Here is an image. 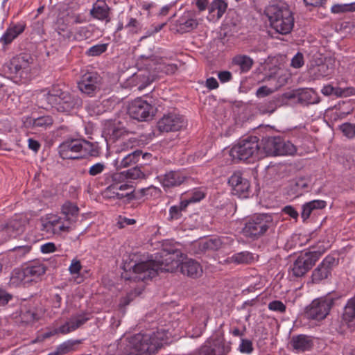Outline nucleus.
<instances>
[{
	"instance_id": "9d476101",
	"label": "nucleus",
	"mask_w": 355,
	"mask_h": 355,
	"mask_svg": "<svg viewBox=\"0 0 355 355\" xmlns=\"http://www.w3.org/2000/svg\"><path fill=\"white\" fill-rule=\"evenodd\" d=\"M187 125V121L183 116L170 112L164 114L157 122V129L162 132L180 131Z\"/></svg>"
},
{
	"instance_id": "7c9ffc66",
	"label": "nucleus",
	"mask_w": 355,
	"mask_h": 355,
	"mask_svg": "<svg viewBox=\"0 0 355 355\" xmlns=\"http://www.w3.org/2000/svg\"><path fill=\"white\" fill-rule=\"evenodd\" d=\"M298 101L305 104H314L319 101L316 92L311 89H298Z\"/></svg>"
},
{
	"instance_id": "09e8293b",
	"label": "nucleus",
	"mask_w": 355,
	"mask_h": 355,
	"mask_svg": "<svg viewBox=\"0 0 355 355\" xmlns=\"http://www.w3.org/2000/svg\"><path fill=\"white\" fill-rule=\"evenodd\" d=\"M339 129L347 138L352 139L355 137V124L345 123L340 125Z\"/></svg>"
},
{
	"instance_id": "f704fd0d",
	"label": "nucleus",
	"mask_w": 355,
	"mask_h": 355,
	"mask_svg": "<svg viewBox=\"0 0 355 355\" xmlns=\"http://www.w3.org/2000/svg\"><path fill=\"white\" fill-rule=\"evenodd\" d=\"M21 284H28L24 269L23 268H15L11 272L9 284L10 286L17 287Z\"/></svg>"
},
{
	"instance_id": "f03ea898",
	"label": "nucleus",
	"mask_w": 355,
	"mask_h": 355,
	"mask_svg": "<svg viewBox=\"0 0 355 355\" xmlns=\"http://www.w3.org/2000/svg\"><path fill=\"white\" fill-rule=\"evenodd\" d=\"M79 208L69 201L64 202L61 208L62 216H55L42 224V231L47 233L60 234L69 232L71 225L78 220Z\"/></svg>"
},
{
	"instance_id": "423d86ee",
	"label": "nucleus",
	"mask_w": 355,
	"mask_h": 355,
	"mask_svg": "<svg viewBox=\"0 0 355 355\" xmlns=\"http://www.w3.org/2000/svg\"><path fill=\"white\" fill-rule=\"evenodd\" d=\"M155 259L157 264L161 267L159 271L174 272L179 267L180 268L185 259V254L168 243H166Z\"/></svg>"
},
{
	"instance_id": "79ce46f5",
	"label": "nucleus",
	"mask_w": 355,
	"mask_h": 355,
	"mask_svg": "<svg viewBox=\"0 0 355 355\" xmlns=\"http://www.w3.org/2000/svg\"><path fill=\"white\" fill-rule=\"evenodd\" d=\"M80 343V340H67L60 345L57 349L49 355H62L73 350L76 345Z\"/></svg>"
},
{
	"instance_id": "20e7f679",
	"label": "nucleus",
	"mask_w": 355,
	"mask_h": 355,
	"mask_svg": "<svg viewBox=\"0 0 355 355\" xmlns=\"http://www.w3.org/2000/svg\"><path fill=\"white\" fill-rule=\"evenodd\" d=\"M266 15L271 26L279 33L286 35L292 31L294 18L285 3L270 5L266 10Z\"/></svg>"
},
{
	"instance_id": "ea45409f",
	"label": "nucleus",
	"mask_w": 355,
	"mask_h": 355,
	"mask_svg": "<svg viewBox=\"0 0 355 355\" xmlns=\"http://www.w3.org/2000/svg\"><path fill=\"white\" fill-rule=\"evenodd\" d=\"M296 151L297 148L294 144L279 137L277 155H293Z\"/></svg>"
},
{
	"instance_id": "f8f14e48",
	"label": "nucleus",
	"mask_w": 355,
	"mask_h": 355,
	"mask_svg": "<svg viewBox=\"0 0 355 355\" xmlns=\"http://www.w3.org/2000/svg\"><path fill=\"white\" fill-rule=\"evenodd\" d=\"M318 259L315 252H309L301 254L294 261L291 268L292 273L295 277H302L315 264Z\"/></svg>"
},
{
	"instance_id": "cd10ccee",
	"label": "nucleus",
	"mask_w": 355,
	"mask_h": 355,
	"mask_svg": "<svg viewBox=\"0 0 355 355\" xmlns=\"http://www.w3.org/2000/svg\"><path fill=\"white\" fill-rule=\"evenodd\" d=\"M24 28L25 25L22 24H18L9 27L0 38V42L5 45L11 43L15 38L24 31Z\"/></svg>"
},
{
	"instance_id": "6e6552de",
	"label": "nucleus",
	"mask_w": 355,
	"mask_h": 355,
	"mask_svg": "<svg viewBox=\"0 0 355 355\" xmlns=\"http://www.w3.org/2000/svg\"><path fill=\"white\" fill-rule=\"evenodd\" d=\"M335 300L336 298L329 294L313 300L306 308V317L315 320H324L329 314Z\"/></svg>"
},
{
	"instance_id": "6ab92c4d",
	"label": "nucleus",
	"mask_w": 355,
	"mask_h": 355,
	"mask_svg": "<svg viewBox=\"0 0 355 355\" xmlns=\"http://www.w3.org/2000/svg\"><path fill=\"white\" fill-rule=\"evenodd\" d=\"M29 60L27 55H19L12 58L9 62L3 65V71L10 76L17 75L22 69L28 67Z\"/></svg>"
},
{
	"instance_id": "a878e982",
	"label": "nucleus",
	"mask_w": 355,
	"mask_h": 355,
	"mask_svg": "<svg viewBox=\"0 0 355 355\" xmlns=\"http://www.w3.org/2000/svg\"><path fill=\"white\" fill-rule=\"evenodd\" d=\"M291 346L297 352L309 350L312 347V340L307 336L299 335L293 336L291 342Z\"/></svg>"
},
{
	"instance_id": "9b49d317",
	"label": "nucleus",
	"mask_w": 355,
	"mask_h": 355,
	"mask_svg": "<svg viewBox=\"0 0 355 355\" xmlns=\"http://www.w3.org/2000/svg\"><path fill=\"white\" fill-rule=\"evenodd\" d=\"M127 110L130 117L138 121L146 120L153 113V106L141 98H137L130 102Z\"/></svg>"
},
{
	"instance_id": "6e6d98bb",
	"label": "nucleus",
	"mask_w": 355,
	"mask_h": 355,
	"mask_svg": "<svg viewBox=\"0 0 355 355\" xmlns=\"http://www.w3.org/2000/svg\"><path fill=\"white\" fill-rule=\"evenodd\" d=\"M12 299V295L0 288V306L6 305Z\"/></svg>"
},
{
	"instance_id": "c756f323",
	"label": "nucleus",
	"mask_w": 355,
	"mask_h": 355,
	"mask_svg": "<svg viewBox=\"0 0 355 355\" xmlns=\"http://www.w3.org/2000/svg\"><path fill=\"white\" fill-rule=\"evenodd\" d=\"M336 60L334 58H328L324 62L316 68V73L318 77H327L331 75L335 69Z\"/></svg>"
},
{
	"instance_id": "f257e3e1",
	"label": "nucleus",
	"mask_w": 355,
	"mask_h": 355,
	"mask_svg": "<svg viewBox=\"0 0 355 355\" xmlns=\"http://www.w3.org/2000/svg\"><path fill=\"white\" fill-rule=\"evenodd\" d=\"M164 330L152 333H139L121 340L119 349L123 355H153L167 343Z\"/></svg>"
},
{
	"instance_id": "a19ab883",
	"label": "nucleus",
	"mask_w": 355,
	"mask_h": 355,
	"mask_svg": "<svg viewBox=\"0 0 355 355\" xmlns=\"http://www.w3.org/2000/svg\"><path fill=\"white\" fill-rule=\"evenodd\" d=\"M109 8L103 1H98L91 10V14L98 19H104L108 16Z\"/></svg>"
},
{
	"instance_id": "5fc2aeb1",
	"label": "nucleus",
	"mask_w": 355,
	"mask_h": 355,
	"mask_svg": "<svg viewBox=\"0 0 355 355\" xmlns=\"http://www.w3.org/2000/svg\"><path fill=\"white\" fill-rule=\"evenodd\" d=\"M274 93L272 89H271L266 83L265 85L260 87L256 92V95L259 98H263L270 95Z\"/></svg>"
},
{
	"instance_id": "39448f33",
	"label": "nucleus",
	"mask_w": 355,
	"mask_h": 355,
	"mask_svg": "<svg viewBox=\"0 0 355 355\" xmlns=\"http://www.w3.org/2000/svg\"><path fill=\"white\" fill-rule=\"evenodd\" d=\"M275 226L272 215L263 214L250 218L242 229L243 235L250 239L257 240Z\"/></svg>"
},
{
	"instance_id": "37998d69",
	"label": "nucleus",
	"mask_w": 355,
	"mask_h": 355,
	"mask_svg": "<svg viewBox=\"0 0 355 355\" xmlns=\"http://www.w3.org/2000/svg\"><path fill=\"white\" fill-rule=\"evenodd\" d=\"M189 204V201L182 200L180 202V205L171 207L169 209L168 219L170 220H173L180 218L182 216V211L186 210Z\"/></svg>"
},
{
	"instance_id": "0e129e2a",
	"label": "nucleus",
	"mask_w": 355,
	"mask_h": 355,
	"mask_svg": "<svg viewBox=\"0 0 355 355\" xmlns=\"http://www.w3.org/2000/svg\"><path fill=\"white\" fill-rule=\"evenodd\" d=\"M337 89H339V87H334L331 85H327L322 87L321 92L325 96H330L332 94L336 96Z\"/></svg>"
},
{
	"instance_id": "4d7b16f0",
	"label": "nucleus",
	"mask_w": 355,
	"mask_h": 355,
	"mask_svg": "<svg viewBox=\"0 0 355 355\" xmlns=\"http://www.w3.org/2000/svg\"><path fill=\"white\" fill-rule=\"evenodd\" d=\"M355 94V89L353 87H348L346 89H341L336 90V96L338 97H347Z\"/></svg>"
},
{
	"instance_id": "58836bf2",
	"label": "nucleus",
	"mask_w": 355,
	"mask_h": 355,
	"mask_svg": "<svg viewBox=\"0 0 355 355\" xmlns=\"http://www.w3.org/2000/svg\"><path fill=\"white\" fill-rule=\"evenodd\" d=\"M309 182L310 180L307 178H296L290 182V187L293 193L299 194L308 187Z\"/></svg>"
},
{
	"instance_id": "69168bd1",
	"label": "nucleus",
	"mask_w": 355,
	"mask_h": 355,
	"mask_svg": "<svg viewBox=\"0 0 355 355\" xmlns=\"http://www.w3.org/2000/svg\"><path fill=\"white\" fill-rule=\"evenodd\" d=\"M81 268L82 266L80 261L73 260L69 270L71 274H78L80 272Z\"/></svg>"
},
{
	"instance_id": "3c124183",
	"label": "nucleus",
	"mask_w": 355,
	"mask_h": 355,
	"mask_svg": "<svg viewBox=\"0 0 355 355\" xmlns=\"http://www.w3.org/2000/svg\"><path fill=\"white\" fill-rule=\"evenodd\" d=\"M191 355H216L215 349L207 345L201 346Z\"/></svg>"
},
{
	"instance_id": "c03bdc74",
	"label": "nucleus",
	"mask_w": 355,
	"mask_h": 355,
	"mask_svg": "<svg viewBox=\"0 0 355 355\" xmlns=\"http://www.w3.org/2000/svg\"><path fill=\"white\" fill-rule=\"evenodd\" d=\"M141 154V152L139 150H135L129 153L121 160L119 166L125 168L137 163L139 161Z\"/></svg>"
},
{
	"instance_id": "2eb2a0df",
	"label": "nucleus",
	"mask_w": 355,
	"mask_h": 355,
	"mask_svg": "<svg viewBox=\"0 0 355 355\" xmlns=\"http://www.w3.org/2000/svg\"><path fill=\"white\" fill-rule=\"evenodd\" d=\"M81 141L80 139H71L61 144L58 148L60 157L64 159H77L82 157L78 153H81Z\"/></svg>"
},
{
	"instance_id": "e433bc0d",
	"label": "nucleus",
	"mask_w": 355,
	"mask_h": 355,
	"mask_svg": "<svg viewBox=\"0 0 355 355\" xmlns=\"http://www.w3.org/2000/svg\"><path fill=\"white\" fill-rule=\"evenodd\" d=\"M198 25V21L193 17H183L178 21V31L181 32H189L196 28Z\"/></svg>"
},
{
	"instance_id": "aec40b11",
	"label": "nucleus",
	"mask_w": 355,
	"mask_h": 355,
	"mask_svg": "<svg viewBox=\"0 0 355 355\" xmlns=\"http://www.w3.org/2000/svg\"><path fill=\"white\" fill-rule=\"evenodd\" d=\"M187 179V174L181 171H171L166 173L161 179L164 188H171L180 186Z\"/></svg>"
},
{
	"instance_id": "b1692460",
	"label": "nucleus",
	"mask_w": 355,
	"mask_h": 355,
	"mask_svg": "<svg viewBox=\"0 0 355 355\" xmlns=\"http://www.w3.org/2000/svg\"><path fill=\"white\" fill-rule=\"evenodd\" d=\"M145 178V174L140 168L134 167L128 171L114 173L112 175V182H123L128 180H138Z\"/></svg>"
},
{
	"instance_id": "49530a36",
	"label": "nucleus",
	"mask_w": 355,
	"mask_h": 355,
	"mask_svg": "<svg viewBox=\"0 0 355 355\" xmlns=\"http://www.w3.org/2000/svg\"><path fill=\"white\" fill-rule=\"evenodd\" d=\"M53 123V120L50 116H42L36 119H34L32 122L33 128H46L51 126Z\"/></svg>"
},
{
	"instance_id": "0eeeda50",
	"label": "nucleus",
	"mask_w": 355,
	"mask_h": 355,
	"mask_svg": "<svg viewBox=\"0 0 355 355\" xmlns=\"http://www.w3.org/2000/svg\"><path fill=\"white\" fill-rule=\"evenodd\" d=\"M230 155L234 160L254 159L262 157V151L256 137L243 139L235 144L230 151Z\"/></svg>"
},
{
	"instance_id": "de8ad7c7",
	"label": "nucleus",
	"mask_w": 355,
	"mask_h": 355,
	"mask_svg": "<svg viewBox=\"0 0 355 355\" xmlns=\"http://www.w3.org/2000/svg\"><path fill=\"white\" fill-rule=\"evenodd\" d=\"M156 64L157 67L156 69L160 70L167 74H172L175 73L177 69V67L174 64H166L164 60L162 58L156 60Z\"/></svg>"
},
{
	"instance_id": "bb28decb",
	"label": "nucleus",
	"mask_w": 355,
	"mask_h": 355,
	"mask_svg": "<svg viewBox=\"0 0 355 355\" xmlns=\"http://www.w3.org/2000/svg\"><path fill=\"white\" fill-rule=\"evenodd\" d=\"M227 3L224 0H213L208 7L211 19H219L225 12Z\"/></svg>"
},
{
	"instance_id": "4be33fe9",
	"label": "nucleus",
	"mask_w": 355,
	"mask_h": 355,
	"mask_svg": "<svg viewBox=\"0 0 355 355\" xmlns=\"http://www.w3.org/2000/svg\"><path fill=\"white\" fill-rule=\"evenodd\" d=\"M342 322L351 331L355 330V295L350 298L345 306Z\"/></svg>"
},
{
	"instance_id": "4468645a",
	"label": "nucleus",
	"mask_w": 355,
	"mask_h": 355,
	"mask_svg": "<svg viewBox=\"0 0 355 355\" xmlns=\"http://www.w3.org/2000/svg\"><path fill=\"white\" fill-rule=\"evenodd\" d=\"M228 183L232 189L233 193L241 198H247L250 193V184L240 172L234 173L229 178Z\"/></svg>"
},
{
	"instance_id": "c9c22d12",
	"label": "nucleus",
	"mask_w": 355,
	"mask_h": 355,
	"mask_svg": "<svg viewBox=\"0 0 355 355\" xmlns=\"http://www.w3.org/2000/svg\"><path fill=\"white\" fill-rule=\"evenodd\" d=\"M81 146H83L81 149V153H83L82 155H89L93 157H96L99 154V148L98 145L96 142H90L85 139H82Z\"/></svg>"
},
{
	"instance_id": "052dcab7",
	"label": "nucleus",
	"mask_w": 355,
	"mask_h": 355,
	"mask_svg": "<svg viewBox=\"0 0 355 355\" xmlns=\"http://www.w3.org/2000/svg\"><path fill=\"white\" fill-rule=\"evenodd\" d=\"M105 168V165L101 163H97L92 166L89 170L90 175L95 176L101 173Z\"/></svg>"
},
{
	"instance_id": "473e14b6",
	"label": "nucleus",
	"mask_w": 355,
	"mask_h": 355,
	"mask_svg": "<svg viewBox=\"0 0 355 355\" xmlns=\"http://www.w3.org/2000/svg\"><path fill=\"white\" fill-rule=\"evenodd\" d=\"M286 79L285 76L275 74L266 77L263 82L266 83L275 92L286 83Z\"/></svg>"
},
{
	"instance_id": "680f3d73",
	"label": "nucleus",
	"mask_w": 355,
	"mask_h": 355,
	"mask_svg": "<svg viewBox=\"0 0 355 355\" xmlns=\"http://www.w3.org/2000/svg\"><path fill=\"white\" fill-rule=\"evenodd\" d=\"M41 252L44 254L53 252L56 250V247L53 243H46L40 247Z\"/></svg>"
},
{
	"instance_id": "dca6fc26",
	"label": "nucleus",
	"mask_w": 355,
	"mask_h": 355,
	"mask_svg": "<svg viewBox=\"0 0 355 355\" xmlns=\"http://www.w3.org/2000/svg\"><path fill=\"white\" fill-rule=\"evenodd\" d=\"M335 264L336 259L334 257L331 256L325 257L313 271L311 275L312 282L313 283L318 284L327 279L331 275V270Z\"/></svg>"
},
{
	"instance_id": "7ed1b4c3",
	"label": "nucleus",
	"mask_w": 355,
	"mask_h": 355,
	"mask_svg": "<svg viewBox=\"0 0 355 355\" xmlns=\"http://www.w3.org/2000/svg\"><path fill=\"white\" fill-rule=\"evenodd\" d=\"M48 103L58 112H68L82 105V100L59 85H53L51 89L43 95Z\"/></svg>"
},
{
	"instance_id": "774afa93",
	"label": "nucleus",
	"mask_w": 355,
	"mask_h": 355,
	"mask_svg": "<svg viewBox=\"0 0 355 355\" xmlns=\"http://www.w3.org/2000/svg\"><path fill=\"white\" fill-rule=\"evenodd\" d=\"M331 11L335 14L347 12L346 3L335 4L331 6Z\"/></svg>"
},
{
	"instance_id": "a18cd8bd",
	"label": "nucleus",
	"mask_w": 355,
	"mask_h": 355,
	"mask_svg": "<svg viewBox=\"0 0 355 355\" xmlns=\"http://www.w3.org/2000/svg\"><path fill=\"white\" fill-rule=\"evenodd\" d=\"M234 62L244 71L250 70L253 64L252 60L246 55H238L234 58Z\"/></svg>"
},
{
	"instance_id": "f3484780",
	"label": "nucleus",
	"mask_w": 355,
	"mask_h": 355,
	"mask_svg": "<svg viewBox=\"0 0 355 355\" xmlns=\"http://www.w3.org/2000/svg\"><path fill=\"white\" fill-rule=\"evenodd\" d=\"M89 319L86 313L72 315L64 324L55 329L54 331L55 334H69L82 327Z\"/></svg>"
},
{
	"instance_id": "13d9d810",
	"label": "nucleus",
	"mask_w": 355,
	"mask_h": 355,
	"mask_svg": "<svg viewBox=\"0 0 355 355\" xmlns=\"http://www.w3.org/2000/svg\"><path fill=\"white\" fill-rule=\"evenodd\" d=\"M214 349H215L216 355H225L230 352V347L228 345L221 343Z\"/></svg>"
},
{
	"instance_id": "393cba45",
	"label": "nucleus",
	"mask_w": 355,
	"mask_h": 355,
	"mask_svg": "<svg viewBox=\"0 0 355 355\" xmlns=\"http://www.w3.org/2000/svg\"><path fill=\"white\" fill-rule=\"evenodd\" d=\"M279 137H270L262 140V157L266 155H277Z\"/></svg>"
},
{
	"instance_id": "1a4fd4ad",
	"label": "nucleus",
	"mask_w": 355,
	"mask_h": 355,
	"mask_svg": "<svg viewBox=\"0 0 355 355\" xmlns=\"http://www.w3.org/2000/svg\"><path fill=\"white\" fill-rule=\"evenodd\" d=\"M160 268L155 259L142 260L132 266L133 276L131 278L142 281L152 279L158 274Z\"/></svg>"
},
{
	"instance_id": "a211bd4d",
	"label": "nucleus",
	"mask_w": 355,
	"mask_h": 355,
	"mask_svg": "<svg viewBox=\"0 0 355 355\" xmlns=\"http://www.w3.org/2000/svg\"><path fill=\"white\" fill-rule=\"evenodd\" d=\"M118 181L112 182V200H121L123 203H129L135 196L132 186L128 184H119Z\"/></svg>"
},
{
	"instance_id": "c85d7f7f",
	"label": "nucleus",
	"mask_w": 355,
	"mask_h": 355,
	"mask_svg": "<svg viewBox=\"0 0 355 355\" xmlns=\"http://www.w3.org/2000/svg\"><path fill=\"white\" fill-rule=\"evenodd\" d=\"M326 205V201L322 200H314L305 203L302 205V218L306 220L314 210L322 209Z\"/></svg>"
},
{
	"instance_id": "412c9836",
	"label": "nucleus",
	"mask_w": 355,
	"mask_h": 355,
	"mask_svg": "<svg viewBox=\"0 0 355 355\" xmlns=\"http://www.w3.org/2000/svg\"><path fill=\"white\" fill-rule=\"evenodd\" d=\"M180 272L183 275L196 279L202 275L203 270L198 261L191 259H187L185 256V259L180 266Z\"/></svg>"
},
{
	"instance_id": "338daca9",
	"label": "nucleus",
	"mask_w": 355,
	"mask_h": 355,
	"mask_svg": "<svg viewBox=\"0 0 355 355\" xmlns=\"http://www.w3.org/2000/svg\"><path fill=\"white\" fill-rule=\"evenodd\" d=\"M31 250V247L28 245L17 246L13 248V251L19 256H24Z\"/></svg>"
},
{
	"instance_id": "e2e57ef3",
	"label": "nucleus",
	"mask_w": 355,
	"mask_h": 355,
	"mask_svg": "<svg viewBox=\"0 0 355 355\" xmlns=\"http://www.w3.org/2000/svg\"><path fill=\"white\" fill-rule=\"evenodd\" d=\"M253 348L252 343L248 340H243L240 345V350L241 352L250 353Z\"/></svg>"
},
{
	"instance_id": "72a5a7b5",
	"label": "nucleus",
	"mask_w": 355,
	"mask_h": 355,
	"mask_svg": "<svg viewBox=\"0 0 355 355\" xmlns=\"http://www.w3.org/2000/svg\"><path fill=\"white\" fill-rule=\"evenodd\" d=\"M26 221L21 218H15L6 224L4 229L8 234H20L24 231Z\"/></svg>"
},
{
	"instance_id": "864d4df0",
	"label": "nucleus",
	"mask_w": 355,
	"mask_h": 355,
	"mask_svg": "<svg viewBox=\"0 0 355 355\" xmlns=\"http://www.w3.org/2000/svg\"><path fill=\"white\" fill-rule=\"evenodd\" d=\"M268 309L271 311L283 313L286 310V306L279 300H275L269 303Z\"/></svg>"
},
{
	"instance_id": "4c0bfd02",
	"label": "nucleus",
	"mask_w": 355,
	"mask_h": 355,
	"mask_svg": "<svg viewBox=\"0 0 355 355\" xmlns=\"http://www.w3.org/2000/svg\"><path fill=\"white\" fill-rule=\"evenodd\" d=\"M200 248L202 251L217 250L222 248L223 241L220 238L209 239L202 241L199 243Z\"/></svg>"
},
{
	"instance_id": "603ef678",
	"label": "nucleus",
	"mask_w": 355,
	"mask_h": 355,
	"mask_svg": "<svg viewBox=\"0 0 355 355\" xmlns=\"http://www.w3.org/2000/svg\"><path fill=\"white\" fill-rule=\"evenodd\" d=\"M116 225L119 228L122 229L126 227L127 225H132L136 223V220L133 218H128L124 216H119L116 219Z\"/></svg>"
},
{
	"instance_id": "ddd939ff",
	"label": "nucleus",
	"mask_w": 355,
	"mask_h": 355,
	"mask_svg": "<svg viewBox=\"0 0 355 355\" xmlns=\"http://www.w3.org/2000/svg\"><path fill=\"white\" fill-rule=\"evenodd\" d=\"M101 77L94 72H88L82 76L78 83L79 89L84 94L92 96L99 89Z\"/></svg>"
},
{
	"instance_id": "bf43d9fd",
	"label": "nucleus",
	"mask_w": 355,
	"mask_h": 355,
	"mask_svg": "<svg viewBox=\"0 0 355 355\" xmlns=\"http://www.w3.org/2000/svg\"><path fill=\"white\" fill-rule=\"evenodd\" d=\"M304 64L303 55L297 53L291 60V66L294 68H300Z\"/></svg>"
},
{
	"instance_id": "2f4dec72",
	"label": "nucleus",
	"mask_w": 355,
	"mask_h": 355,
	"mask_svg": "<svg viewBox=\"0 0 355 355\" xmlns=\"http://www.w3.org/2000/svg\"><path fill=\"white\" fill-rule=\"evenodd\" d=\"M252 254L249 252H241L233 254L225 260L227 263L248 264L253 261Z\"/></svg>"
},
{
	"instance_id": "8fccbe9b",
	"label": "nucleus",
	"mask_w": 355,
	"mask_h": 355,
	"mask_svg": "<svg viewBox=\"0 0 355 355\" xmlns=\"http://www.w3.org/2000/svg\"><path fill=\"white\" fill-rule=\"evenodd\" d=\"M108 44H100L90 47L87 51V55L89 56H98L107 50Z\"/></svg>"
},
{
	"instance_id": "5701e85b",
	"label": "nucleus",
	"mask_w": 355,
	"mask_h": 355,
	"mask_svg": "<svg viewBox=\"0 0 355 355\" xmlns=\"http://www.w3.org/2000/svg\"><path fill=\"white\" fill-rule=\"evenodd\" d=\"M25 272L26 282H37L40 277L46 272V267L40 263H33L23 268Z\"/></svg>"
}]
</instances>
